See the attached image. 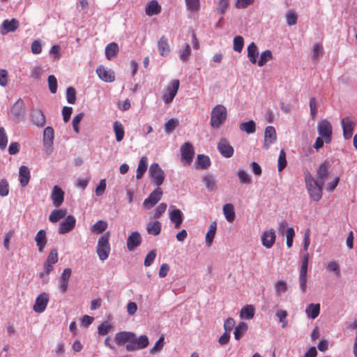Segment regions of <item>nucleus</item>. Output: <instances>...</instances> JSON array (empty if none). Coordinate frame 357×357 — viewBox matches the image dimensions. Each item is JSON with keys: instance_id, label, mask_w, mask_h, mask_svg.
I'll use <instances>...</instances> for the list:
<instances>
[{"instance_id": "2f4dec72", "label": "nucleus", "mask_w": 357, "mask_h": 357, "mask_svg": "<svg viewBox=\"0 0 357 357\" xmlns=\"http://www.w3.org/2000/svg\"><path fill=\"white\" fill-rule=\"evenodd\" d=\"M320 312V305L311 303L308 305L305 309V313L308 317L314 319Z\"/></svg>"}, {"instance_id": "c85d7f7f", "label": "nucleus", "mask_w": 357, "mask_h": 357, "mask_svg": "<svg viewBox=\"0 0 357 357\" xmlns=\"http://www.w3.org/2000/svg\"><path fill=\"white\" fill-rule=\"evenodd\" d=\"M248 57L250 61L255 64L257 62V57L259 56L258 47L255 43H251L247 47Z\"/></svg>"}, {"instance_id": "6ab92c4d", "label": "nucleus", "mask_w": 357, "mask_h": 357, "mask_svg": "<svg viewBox=\"0 0 357 357\" xmlns=\"http://www.w3.org/2000/svg\"><path fill=\"white\" fill-rule=\"evenodd\" d=\"M331 165L328 161L323 162L317 169V180L321 184H324L325 181L329 174V169Z\"/></svg>"}, {"instance_id": "603ef678", "label": "nucleus", "mask_w": 357, "mask_h": 357, "mask_svg": "<svg viewBox=\"0 0 357 357\" xmlns=\"http://www.w3.org/2000/svg\"><path fill=\"white\" fill-rule=\"evenodd\" d=\"M310 115L312 119H315L317 117V114L318 112L317 109V102L314 97H312L310 99Z\"/></svg>"}, {"instance_id": "58836bf2", "label": "nucleus", "mask_w": 357, "mask_h": 357, "mask_svg": "<svg viewBox=\"0 0 357 357\" xmlns=\"http://www.w3.org/2000/svg\"><path fill=\"white\" fill-rule=\"evenodd\" d=\"M248 325L246 323L241 321L240 322L238 326H236L234 330V338L236 340H240L243 335L245 333V332L248 331Z\"/></svg>"}, {"instance_id": "b1692460", "label": "nucleus", "mask_w": 357, "mask_h": 357, "mask_svg": "<svg viewBox=\"0 0 357 357\" xmlns=\"http://www.w3.org/2000/svg\"><path fill=\"white\" fill-rule=\"evenodd\" d=\"M22 104L23 101L22 100V99L20 98L15 102V103L11 107V116L15 121H19L23 116Z\"/></svg>"}, {"instance_id": "dca6fc26", "label": "nucleus", "mask_w": 357, "mask_h": 357, "mask_svg": "<svg viewBox=\"0 0 357 357\" xmlns=\"http://www.w3.org/2000/svg\"><path fill=\"white\" fill-rule=\"evenodd\" d=\"M277 139L276 131L273 126H267L264 132V147L268 150L271 144L275 142Z\"/></svg>"}, {"instance_id": "a18cd8bd", "label": "nucleus", "mask_w": 357, "mask_h": 357, "mask_svg": "<svg viewBox=\"0 0 357 357\" xmlns=\"http://www.w3.org/2000/svg\"><path fill=\"white\" fill-rule=\"evenodd\" d=\"M185 3L187 9L192 12H197L200 9L199 0H185Z\"/></svg>"}, {"instance_id": "c756f323", "label": "nucleus", "mask_w": 357, "mask_h": 357, "mask_svg": "<svg viewBox=\"0 0 357 357\" xmlns=\"http://www.w3.org/2000/svg\"><path fill=\"white\" fill-rule=\"evenodd\" d=\"M35 241L38 247V251L42 252L47 243L46 232L43 229H40L36 235Z\"/></svg>"}, {"instance_id": "7ed1b4c3", "label": "nucleus", "mask_w": 357, "mask_h": 357, "mask_svg": "<svg viewBox=\"0 0 357 357\" xmlns=\"http://www.w3.org/2000/svg\"><path fill=\"white\" fill-rule=\"evenodd\" d=\"M226 107L222 105H217L211 111L210 124L213 128H218L227 119Z\"/></svg>"}, {"instance_id": "4d7b16f0", "label": "nucleus", "mask_w": 357, "mask_h": 357, "mask_svg": "<svg viewBox=\"0 0 357 357\" xmlns=\"http://www.w3.org/2000/svg\"><path fill=\"white\" fill-rule=\"evenodd\" d=\"M66 99L68 103L75 104L76 101V91L73 87L70 86L67 88Z\"/></svg>"}, {"instance_id": "4be33fe9", "label": "nucleus", "mask_w": 357, "mask_h": 357, "mask_svg": "<svg viewBox=\"0 0 357 357\" xmlns=\"http://www.w3.org/2000/svg\"><path fill=\"white\" fill-rule=\"evenodd\" d=\"M33 123L38 127H43L45 124V116L41 109H33L31 114Z\"/></svg>"}, {"instance_id": "79ce46f5", "label": "nucleus", "mask_w": 357, "mask_h": 357, "mask_svg": "<svg viewBox=\"0 0 357 357\" xmlns=\"http://www.w3.org/2000/svg\"><path fill=\"white\" fill-rule=\"evenodd\" d=\"M197 165L202 169H207L211 165V160L208 156L199 154L197 156Z\"/></svg>"}, {"instance_id": "20e7f679", "label": "nucleus", "mask_w": 357, "mask_h": 357, "mask_svg": "<svg viewBox=\"0 0 357 357\" xmlns=\"http://www.w3.org/2000/svg\"><path fill=\"white\" fill-rule=\"evenodd\" d=\"M110 244L109 243V234H106L99 238L96 247V252L101 261L107 259L110 252Z\"/></svg>"}, {"instance_id": "6e6552de", "label": "nucleus", "mask_w": 357, "mask_h": 357, "mask_svg": "<svg viewBox=\"0 0 357 357\" xmlns=\"http://www.w3.org/2000/svg\"><path fill=\"white\" fill-rule=\"evenodd\" d=\"M181 160L186 165H190L192 162L195 151L193 146L191 143L185 142L180 149Z\"/></svg>"}, {"instance_id": "423d86ee", "label": "nucleus", "mask_w": 357, "mask_h": 357, "mask_svg": "<svg viewBox=\"0 0 357 357\" xmlns=\"http://www.w3.org/2000/svg\"><path fill=\"white\" fill-rule=\"evenodd\" d=\"M179 84L178 79H173L167 85L162 97L163 102L166 105H169L173 101L178 92Z\"/></svg>"}, {"instance_id": "f257e3e1", "label": "nucleus", "mask_w": 357, "mask_h": 357, "mask_svg": "<svg viewBox=\"0 0 357 357\" xmlns=\"http://www.w3.org/2000/svg\"><path fill=\"white\" fill-rule=\"evenodd\" d=\"M114 340L119 347L126 345V349L128 352L144 349L149 344V337L146 335L137 337L135 333L130 331L116 333Z\"/></svg>"}, {"instance_id": "680f3d73", "label": "nucleus", "mask_w": 357, "mask_h": 357, "mask_svg": "<svg viewBox=\"0 0 357 357\" xmlns=\"http://www.w3.org/2000/svg\"><path fill=\"white\" fill-rule=\"evenodd\" d=\"M164 347V337H160L155 343L154 346L150 349L151 354H154L161 351Z\"/></svg>"}, {"instance_id": "cd10ccee", "label": "nucleus", "mask_w": 357, "mask_h": 357, "mask_svg": "<svg viewBox=\"0 0 357 357\" xmlns=\"http://www.w3.org/2000/svg\"><path fill=\"white\" fill-rule=\"evenodd\" d=\"M161 11V6L156 0L149 1L145 8L146 14L149 16L158 15Z\"/></svg>"}, {"instance_id": "37998d69", "label": "nucleus", "mask_w": 357, "mask_h": 357, "mask_svg": "<svg viewBox=\"0 0 357 357\" xmlns=\"http://www.w3.org/2000/svg\"><path fill=\"white\" fill-rule=\"evenodd\" d=\"M178 125V120L176 119H169L164 125V129L166 133H172Z\"/></svg>"}, {"instance_id": "0eeeda50", "label": "nucleus", "mask_w": 357, "mask_h": 357, "mask_svg": "<svg viewBox=\"0 0 357 357\" xmlns=\"http://www.w3.org/2000/svg\"><path fill=\"white\" fill-rule=\"evenodd\" d=\"M149 174L157 186L160 187L162 184L165 179V173L158 163L151 165Z\"/></svg>"}, {"instance_id": "774afa93", "label": "nucleus", "mask_w": 357, "mask_h": 357, "mask_svg": "<svg viewBox=\"0 0 357 357\" xmlns=\"http://www.w3.org/2000/svg\"><path fill=\"white\" fill-rule=\"evenodd\" d=\"M57 261H58V252H57V250L54 248V249H52L50 251V254H49V255L47 257V259L45 261V262L51 264H54Z\"/></svg>"}, {"instance_id": "4468645a", "label": "nucleus", "mask_w": 357, "mask_h": 357, "mask_svg": "<svg viewBox=\"0 0 357 357\" xmlns=\"http://www.w3.org/2000/svg\"><path fill=\"white\" fill-rule=\"evenodd\" d=\"M218 149L220 154L227 158H231L234 154V148L225 138L220 139L218 144Z\"/></svg>"}, {"instance_id": "4c0bfd02", "label": "nucleus", "mask_w": 357, "mask_h": 357, "mask_svg": "<svg viewBox=\"0 0 357 357\" xmlns=\"http://www.w3.org/2000/svg\"><path fill=\"white\" fill-rule=\"evenodd\" d=\"M255 315V308L251 305H247L244 306L241 312L240 317L245 319H251Z\"/></svg>"}, {"instance_id": "ea45409f", "label": "nucleus", "mask_w": 357, "mask_h": 357, "mask_svg": "<svg viewBox=\"0 0 357 357\" xmlns=\"http://www.w3.org/2000/svg\"><path fill=\"white\" fill-rule=\"evenodd\" d=\"M114 131L115 132L116 139L117 142H121L124 137V128L121 123L115 121L113 124Z\"/></svg>"}, {"instance_id": "aec40b11", "label": "nucleus", "mask_w": 357, "mask_h": 357, "mask_svg": "<svg viewBox=\"0 0 357 357\" xmlns=\"http://www.w3.org/2000/svg\"><path fill=\"white\" fill-rule=\"evenodd\" d=\"M275 232L273 229L265 231L261 235L262 245L266 248H271L275 241Z\"/></svg>"}, {"instance_id": "6e6d98bb", "label": "nucleus", "mask_w": 357, "mask_h": 357, "mask_svg": "<svg viewBox=\"0 0 357 357\" xmlns=\"http://www.w3.org/2000/svg\"><path fill=\"white\" fill-rule=\"evenodd\" d=\"M328 271L333 272L337 277L340 275V269L339 264L335 261H329L326 265Z\"/></svg>"}, {"instance_id": "e433bc0d", "label": "nucleus", "mask_w": 357, "mask_h": 357, "mask_svg": "<svg viewBox=\"0 0 357 357\" xmlns=\"http://www.w3.org/2000/svg\"><path fill=\"white\" fill-rule=\"evenodd\" d=\"M119 52V46L116 43H109L105 47V56L109 60L114 58Z\"/></svg>"}, {"instance_id": "052dcab7", "label": "nucleus", "mask_w": 357, "mask_h": 357, "mask_svg": "<svg viewBox=\"0 0 357 357\" xmlns=\"http://www.w3.org/2000/svg\"><path fill=\"white\" fill-rule=\"evenodd\" d=\"M9 192V185L8 182L6 178H2L0 181V196L6 197Z\"/></svg>"}, {"instance_id": "69168bd1", "label": "nucleus", "mask_w": 357, "mask_h": 357, "mask_svg": "<svg viewBox=\"0 0 357 357\" xmlns=\"http://www.w3.org/2000/svg\"><path fill=\"white\" fill-rule=\"evenodd\" d=\"M156 257V251L155 250H153L150 251L146 257H145L144 264L145 266L148 267L150 266L154 261Z\"/></svg>"}, {"instance_id": "39448f33", "label": "nucleus", "mask_w": 357, "mask_h": 357, "mask_svg": "<svg viewBox=\"0 0 357 357\" xmlns=\"http://www.w3.org/2000/svg\"><path fill=\"white\" fill-rule=\"evenodd\" d=\"M317 132L319 135L324 139L326 144L331 142L333 128L328 120L323 119L318 123Z\"/></svg>"}, {"instance_id": "f3484780", "label": "nucleus", "mask_w": 357, "mask_h": 357, "mask_svg": "<svg viewBox=\"0 0 357 357\" xmlns=\"http://www.w3.org/2000/svg\"><path fill=\"white\" fill-rule=\"evenodd\" d=\"M72 271L70 268H65L59 280V288L61 293H66L68 288V282Z\"/></svg>"}, {"instance_id": "49530a36", "label": "nucleus", "mask_w": 357, "mask_h": 357, "mask_svg": "<svg viewBox=\"0 0 357 357\" xmlns=\"http://www.w3.org/2000/svg\"><path fill=\"white\" fill-rule=\"evenodd\" d=\"M287 166L286 153L284 150H281L278 159V169L282 172Z\"/></svg>"}, {"instance_id": "f8f14e48", "label": "nucleus", "mask_w": 357, "mask_h": 357, "mask_svg": "<svg viewBox=\"0 0 357 357\" xmlns=\"http://www.w3.org/2000/svg\"><path fill=\"white\" fill-rule=\"evenodd\" d=\"M48 302L49 295L45 292L40 294L36 299L33 307V310L37 313L43 312L47 307Z\"/></svg>"}, {"instance_id": "0e129e2a", "label": "nucleus", "mask_w": 357, "mask_h": 357, "mask_svg": "<svg viewBox=\"0 0 357 357\" xmlns=\"http://www.w3.org/2000/svg\"><path fill=\"white\" fill-rule=\"evenodd\" d=\"M8 143V137L6 133L5 129L0 127V149L3 150L6 149Z\"/></svg>"}, {"instance_id": "473e14b6", "label": "nucleus", "mask_w": 357, "mask_h": 357, "mask_svg": "<svg viewBox=\"0 0 357 357\" xmlns=\"http://www.w3.org/2000/svg\"><path fill=\"white\" fill-rule=\"evenodd\" d=\"M67 213L66 209H55L52 211L49 216V220L51 222H57L61 219L63 218Z\"/></svg>"}, {"instance_id": "f704fd0d", "label": "nucleus", "mask_w": 357, "mask_h": 357, "mask_svg": "<svg viewBox=\"0 0 357 357\" xmlns=\"http://www.w3.org/2000/svg\"><path fill=\"white\" fill-rule=\"evenodd\" d=\"M217 229V223L216 222H213L211 223L208 230L206 234V244L208 246H210L213 241Z\"/></svg>"}, {"instance_id": "412c9836", "label": "nucleus", "mask_w": 357, "mask_h": 357, "mask_svg": "<svg viewBox=\"0 0 357 357\" xmlns=\"http://www.w3.org/2000/svg\"><path fill=\"white\" fill-rule=\"evenodd\" d=\"M51 197L54 206L59 207L63 202L64 192L57 185L54 186Z\"/></svg>"}, {"instance_id": "8fccbe9b", "label": "nucleus", "mask_w": 357, "mask_h": 357, "mask_svg": "<svg viewBox=\"0 0 357 357\" xmlns=\"http://www.w3.org/2000/svg\"><path fill=\"white\" fill-rule=\"evenodd\" d=\"M107 227V223L103 220H98L96 223H95L92 227V231L97 233L100 234L106 230Z\"/></svg>"}, {"instance_id": "338daca9", "label": "nucleus", "mask_w": 357, "mask_h": 357, "mask_svg": "<svg viewBox=\"0 0 357 357\" xmlns=\"http://www.w3.org/2000/svg\"><path fill=\"white\" fill-rule=\"evenodd\" d=\"M276 316L278 317L280 321L282 323V327L285 328L287 325V321L286 319L287 317V311L280 310L276 312Z\"/></svg>"}, {"instance_id": "72a5a7b5", "label": "nucleus", "mask_w": 357, "mask_h": 357, "mask_svg": "<svg viewBox=\"0 0 357 357\" xmlns=\"http://www.w3.org/2000/svg\"><path fill=\"white\" fill-rule=\"evenodd\" d=\"M223 213L226 220L231 222L235 218L234 207L232 204H226L223 206Z\"/></svg>"}, {"instance_id": "c9c22d12", "label": "nucleus", "mask_w": 357, "mask_h": 357, "mask_svg": "<svg viewBox=\"0 0 357 357\" xmlns=\"http://www.w3.org/2000/svg\"><path fill=\"white\" fill-rule=\"evenodd\" d=\"M147 232L153 236H157L161 231V223L158 221L150 222L146 226Z\"/></svg>"}, {"instance_id": "c03bdc74", "label": "nucleus", "mask_w": 357, "mask_h": 357, "mask_svg": "<svg viewBox=\"0 0 357 357\" xmlns=\"http://www.w3.org/2000/svg\"><path fill=\"white\" fill-rule=\"evenodd\" d=\"M272 53L270 50H267L261 54L259 61H257V65L260 67L264 66L268 61L272 59Z\"/></svg>"}, {"instance_id": "13d9d810", "label": "nucleus", "mask_w": 357, "mask_h": 357, "mask_svg": "<svg viewBox=\"0 0 357 357\" xmlns=\"http://www.w3.org/2000/svg\"><path fill=\"white\" fill-rule=\"evenodd\" d=\"M238 176L242 183L248 184L252 181L251 176L243 169L238 172Z\"/></svg>"}, {"instance_id": "7c9ffc66", "label": "nucleus", "mask_w": 357, "mask_h": 357, "mask_svg": "<svg viewBox=\"0 0 357 357\" xmlns=\"http://www.w3.org/2000/svg\"><path fill=\"white\" fill-rule=\"evenodd\" d=\"M148 166V159L146 156H143L140 158L138 167L137 169L136 178L141 179L146 172Z\"/></svg>"}, {"instance_id": "09e8293b", "label": "nucleus", "mask_w": 357, "mask_h": 357, "mask_svg": "<svg viewBox=\"0 0 357 357\" xmlns=\"http://www.w3.org/2000/svg\"><path fill=\"white\" fill-rule=\"evenodd\" d=\"M244 45L243 38L241 36H237L234 38L233 49L235 52H241L243 50Z\"/></svg>"}, {"instance_id": "bb28decb", "label": "nucleus", "mask_w": 357, "mask_h": 357, "mask_svg": "<svg viewBox=\"0 0 357 357\" xmlns=\"http://www.w3.org/2000/svg\"><path fill=\"white\" fill-rule=\"evenodd\" d=\"M158 48L160 54L162 56H167L170 54V46L168 43V39L165 36H162L158 43Z\"/></svg>"}, {"instance_id": "a878e982", "label": "nucleus", "mask_w": 357, "mask_h": 357, "mask_svg": "<svg viewBox=\"0 0 357 357\" xmlns=\"http://www.w3.org/2000/svg\"><path fill=\"white\" fill-rule=\"evenodd\" d=\"M54 138V131L52 127L47 126L43 131V144L46 148L52 147Z\"/></svg>"}, {"instance_id": "5701e85b", "label": "nucleus", "mask_w": 357, "mask_h": 357, "mask_svg": "<svg viewBox=\"0 0 357 357\" xmlns=\"http://www.w3.org/2000/svg\"><path fill=\"white\" fill-rule=\"evenodd\" d=\"M19 26V22L13 18L11 20H5L1 24L2 29L1 33L2 35H5L8 32L15 31Z\"/></svg>"}, {"instance_id": "3c124183", "label": "nucleus", "mask_w": 357, "mask_h": 357, "mask_svg": "<svg viewBox=\"0 0 357 357\" xmlns=\"http://www.w3.org/2000/svg\"><path fill=\"white\" fill-rule=\"evenodd\" d=\"M191 54V49L188 44H185L180 51L179 57L183 61H186Z\"/></svg>"}, {"instance_id": "2eb2a0df", "label": "nucleus", "mask_w": 357, "mask_h": 357, "mask_svg": "<svg viewBox=\"0 0 357 357\" xmlns=\"http://www.w3.org/2000/svg\"><path fill=\"white\" fill-rule=\"evenodd\" d=\"M96 73L98 77L105 82H112L115 79L114 71L103 66H100L97 68Z\"/></svg>"}, {"instance_id": "a19ab883", "label": "nucleus", "mask_w": 357, "mask_h": 357, "mask_svg": "<svg viewBox=\"0 0 357 357\" xmlns=\"http://www.w3.org/2000/svg\"><path fill=\"white\" fill-rule=\"evenodd\" d=\"M239 128L247 134H252L256 130V124L254 121L250 120L247 122L241 123L239 126Z\"/></svg>"}, {"instance_id": "ddd939ff", "label": "nucleus", "mask_w": 357, "mask_h": 357, "mask_svg": "<svg viewBox=\"0 0 357 357\" xmlns=\"http://www.w3.org/2000/svg\"><path fill=\"white\" fill-rule=\"evenodd\" d=\"M76 224V219L73 215H69L59 224V233L64 234L73 229Z\"/></svg>"}, {"instance_id": "5fc2aeb1", "label": "nucleus", "mask_w": 357, "mask_h": 357, "mask_svg": "<svg viewBox=\"0 0 357 357\" xmlns=\"http://www.w3.org/2000/svg\"><path fill=\"white\" fill-rule=\"evenodd\" d=\"M297 14L291 10H289L286 14L287 23L289 26L295 25L297 22Z\"/></svg>"}, {"instance_id": "864d4df0", "label": "nucleus", "mask_w": 357, "mask_h": 357, "mask_svg": "<svg viewBox=\"0 0 357 357\" xmlns=\"http://www.w3.org/2000/svg\"><path fill=\"white\" fill-rule=\"evenodd\" d=\"M204 182L208 191H213L216 188L215 180L212 176H206Z\"/></svg>"}, {"instance_id": "a211bd4d", "label": "nucleus", "mask_w": 357, "mask_h": 357, "mask_svg": "<svg viewBox=\"0 0 357 357\" xmlns=\"http://www.w3.org/2000/svg\"><path fill=\"white\" fill-rule=\"evenodd\" d=\"M142 243V236L138 231H133L127 238V248L129 251H133Z\"/></svg>"}, {"instance_id": "9d476101", "label": "nucleus", "mask_w": 357, "mask_h": 357, "mask_svg": "<svg viewBox=\"0 0 357 357\" xmlns=\"http://www.w3.org/2000/svg\"><path fill=\"white\" fill-rule=\"evenodd\" d=\"M169 218L174 227L178 229L183 220V214L180 209L176 208L174 206H169Z\"/></svg>"}, {"instance_id": "393cba45", "label": "nucleus", "mask_w": 357, "mask_h": 357, "mask_svg": "<svg viewBox=\"0 0 357 357\" xmlns=\"http://www.w3.org/2000/svg\"><path fill=\"white\" fill-rule=\"evenodd\" d=\"M31 174L29 169L24 165H22L19 169V181L22 187H26L30 180Z\"/></svg>"}, {"instance_id": "de8ad7c7", "label": "nucleus", "mask_w": 357, "mask_h": 357, "mask_svg": "<svg viewBox=\"0 0 357 357\" xmlns=\"http://www.w3.org/2000/svg\"><path fill=\"white\" fill-rule=\"evenodd\" d=\"M230 3V0H218L217 1V10L221 14L224 15L228 9Z\"/></svg>"}, {"instance_id": "e2e57ef3", "label": "nucleus", "mask_w": 357, "mask_h": 357, "mask_svg": "<svg viewBox=\"0 0 357 357\" xmlns=\"http://www.w3.org/2000/svg\"><path fill=\"white\" fill-rule=\"evenodd\" d=\"M112 328V325L107 321L102 323L98 328V333L100 335H107Z\"/></svg>"}, {"instance_id": "9b49d317", "label": "nucleus", "mask_w": 357, "mask_h": 357, "mask_svg": "<svg viewBox=\"0 0 357 357\" xmlns=\"http://www.w3.org/2000/svg\"><path fill=\"white\" fill-rule=\"evenodd\" d=\"M341 125L343 130V135L346 139H349L352 137L355 123L349 116H346L341 120Z\"/></svg>"}, {"instance_id": "bf43d9fd", "label": "nucleus", "mask_w": 357, "mask_h": 357, "mask_svg": "<svg viewBox=\"0 0 357 357\" xmlns=\"http://www.w3.org/2000/svg\"><path fill=\"white\" fill-rule=\"evenodd\" d=\"M48 87L52 93L57 91V79L54 75H50L47 79Z\"/></svg>"}, {"instance_id": "f03ea898", "label": "nucleus", "mask_w": 357, "mask_h": 357, "mask_svg": "<svg viewBox=\"0 0 357 357\" xmlns=\"http://www.w3.org/2000/svg\"><path fill=\"white\" fill-rule=\"evenodd\" d=\"M305 182L310 197L314 202L319 201L322 197V185L314 177L307 172L305 174Z\"/></svg>"}, {"instance_id": "1a4fd4ad", "label": "nucleus", "mask_w": 357, "mask_h": 357, "mask_svg": "<svg viewBox=\"0 0 357 357\" xmlns=\"http://www.w3.org/2000/svg\"><path fill=\"white\" fill-rule=\"evenodd\" d=\"M162 196V189L158 186L150 195L144 199L143 206L144 208L149 209L155 206L161 199Z\"/></svg>"}]
</instances>
